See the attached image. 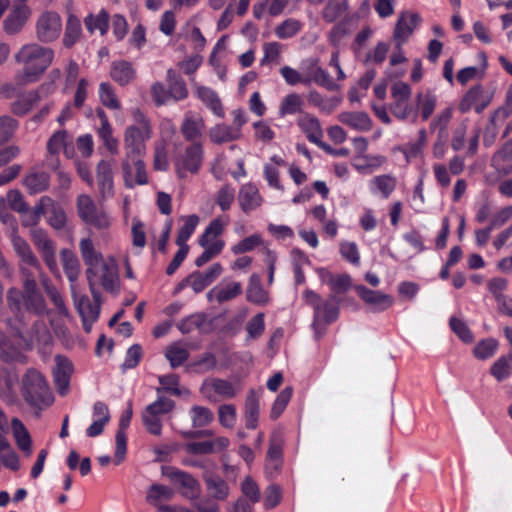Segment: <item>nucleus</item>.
I'll return each instance as SVG.
<instances>
[{
	"instance_id": "f257e3e1",
	"label": "nucleus",
	"mask_w": 512,
	"mask_h": 512,
	"mask_svg": "<svg viewBox=\"0 0 512 512\" xmlns=\"http://www.w3.org/2000/svg\"><path fill=\"white\" fill-rule=\"evenodd\" d=\"M54 51L38 43L23 45L15 55V61L22 65V70L15 75L18 86L37 82L52 64Z\"/></svg>"
},
{
	"instance_id": "f03ea898",
	"label": "nucleus",
	"mask_w": 512,
	"mask_h": 512,
	"mask_svg": "<svg viewBox=\"0 0 512 512\" xmlns=\"http://www.w3.org/2000/svg\"><path fill=\"white\" fill-rule=\"evenodd\" d=\"M21 393L25 402L40 415V411L53 403V394L44 376L34 369H29L21 381Z\"/></svg>"
},
{
	"instance_id": "7ed1b4c3",
	"label": "nucleus",
	"mask_w": 512,
	"mask_h": 512,
	"mask_svg": "<svg viewBox=\"0 0 512 512\" xmlns=\"http://www.w3.org/2000/svg\"><path fill=\"white\" fill-rule=\"evenodd\" d=\"M303 299L307 305L313 308L312 327L315 337L319 339L325 332L323 326L338 318L340 299L335 295H330L327 300L323 301L319 294L310 289L304 290Z\"/></svg>"
},
{
	"instance_id": "20e7f679",
	"label": "nucleus",
	"mask_w": 512,
	"mask_h": 512,
	"mask_svg": "<svg viewBox=\"0 0 512 512\" xmlns=\"http://www.w3.org/2000/svg\"><path fill=\"white\" fill-rule=\"evenodd\" d=\"M86 275L91 291H98V285L108 292H114L119 288L118 267L113 259L103 260L87 268Z\"/></svg>"
},
{
	"instance_id": "39448f33",
	"label": "nucleus",
	"mask_w": 512,
	"mask_h": 512,
	"mask_svg": "<svg viewBox=\"0 0 512 512\" xmlns=\"http://www.w3.org/2000/svg\"><path fill=\"white\" fill-rule=\"evenodd\" d=\"M204 157V149L201 142L189 144L180 152L174 160L175 170L180 178L186 177L189 172L196 174L200 170Z\"/></svg>"
},
{
	"instance_id": "423d86ee",
	"label": "nucleus",
	"mask_w": 512,
	"mask_h": 512,
	"mask_svg": "<svg viewBox=\"0 0 512 512\" xmlns=\"http://www.w3.org/2000/svg\"><path fill=\"white\" fill-rule=\"evenodd\" d=\"M174 406V401L165 397H159L148 405L142 415L146 430L152 435L159 436L162 431V419L173 410Z\"/></svg>"
},
{
	"instance_id": "0eeeda50",
	"label": "nucleus",
	"mask_w": 512,
	"mask_h": 512,
	"mask_svg": "<svg viewBox=\"0 0 512 512\" xmlns=\"http://www.w3.org/2000/svg\"><path fill=\"white\" fill-rule=\"evenodd\" d=\"M62 31V20L55 11H45L36 20L35 33L40 43L48 44L57 40Z\"/></svg>"
},
{
	"instance_id": "6e6552de",
	"label": "nucleus",
	"mask_w": 512,
	"mask_h": 512,
	"mask_svg": "<svg viewBox=\"0 0 512 512\" xmlns=\"http://www.w3.org/2000/svg\"><path fill=\"white\" fill-rule=\"evenodd\" d=\"M79 217L89 226L98 230L107 229L110 220L106 213L99 209L94 201L87 195H80L77 199Z\"/></svg>"
},
{
	"instance_id": "1a4fd4ad",
	"label": "nucleus",
	"mask_w": 512,
	"mask_h": 512,
	"mask_svg": "<svg viewBox=\"0 0 512 512\" xmlns=\"http://www.w3.org/2000/svg\"><path fill=\"white\" fill-rule=\"evenodd\" d=\"M30 236L50 272L59 277L60 270L57 265L54 242L48 237L46 231L41 228L31 229Z\"/></svg>"
},
{
	"instance_id": "9d476101",
	"label": "nucleus",
	"mask_w": 512,
	"mask_h": 512,
	"mask_svg": "<svg viewBox=\"0 0 512 512\" xmlns=\"http://www.w3.org/2000/svg\"><path fill=\"white\" fill-rule=\"evenodd\" d=\"M302 68L304 79L307 80V85L315 83L328 91H336L339 89L338 84L330 77L329 73L321 67L319 58L311 57L303 60Z\"/></svg>"
},
{
	"instance_id": "9b49d317",
	"label": "nucleus",
	"mask_w": 512,
	"mask_h": 512,
	"mask_svg": "<svg viewBox=\"0 0 512 512\" xmlns=\"http://www.w3.org/2000/svg\"><path fill=\"white\" fill-rule=\"evenodd\" d=\"M200 392L208 401L218 402L234 398L238 394L239 388L225 379L207 378L203 381Z\"/></svg>"
},
{
	"instance_id": "f8f14e48",
	"label": "nucleus",
	"mask_w": 512,
	"mask_h": 512,
	"mask_svg": "<svg viewBox=\"0 0 512 512\" xmlns=\"http://www.w3.org/2000/svg\"><path fill=\"white\" fill-rule=\"evenodd\" d=\"M130 122V138L135 143L134 150L140 154L145 149L144 142L151 137V123L139 109L132 113Z\"/></svg>"
},
{
	"instance_id": "ddd939ff",
	"label": "nucleus",
	"mask_w": 512,
	"mask_h": 512,
	"mask_svg": "<svg viewBox=\"0 0 512 512\" xmlns=\"http://www.w3.org/2000/svg\"><path fill=\"white\" fill-rule=\"evenodd\" d=\"M92 300L83 295L75 299L77 310L82 318L86 332H90L92 324L98 319L101 308V295L99 291H91Z\"/></svg>"
},
{
	"instance_id": "4468645a",
	"label": "nucleus",
	"mask_w": 512,
	"mask_h": 512,
	"mask_svg": "<svg viewBox=\"0 0 512 512\" xmlns=\"http://www.w3.org/2000/svg\"><path fill=\"white\" fill-rule=\"evenodd\" d=\"M354 289L360 299L370 307L372 312L385 311L394 304V299L389 294L378 290H371L364 285H356Z\"/></svg>"
},
{
	"instance_id": "2eb2a0df",
	"label": "nucleus",
	"mask_w": 512,
	"mask_h": 512,
	"mask_svg": "<svg viewBox=\"0 0 512 512\" xmlns=\"http://www.w3.org/2000/svg\"><path fill=\"white\" fill-rule=\"evenodd\" d=\"M32 11L28 5H13L3 20V30L8 36L22 32L30 19Z\"/></svg>"
},
{
	"instance_id": "dca6fc26",
	"label": "nucleus",
	"mask_w": 512,
	"mask_h": 512,
	"mask_svg": "<svg viewBox=\"0 0 512 512\" xmlns=\"http://www.w3.org/2000/svg\"><path fill=\"white\" fill-rule=\"evenodd\" d=\"M491 102V96L486 95L480 85L471 87L459 103V110L466 113L474 108L476 113H481Z\"/></svg>"
},
{
	"instance_id": "f3484780",
	"label": "nucleus",
	"mask_w": 512,
	"mask_h": 512,
	"mask_svg": "<svg viewBox=\"0 0 512 512\" xmlns=\"http://www.w3.org/2000/svg\"><path fill=\"white\" fill-rule=\"evenodd\" d=\"M0 360L6 364L17 363L25 365L28 363L27 355L2 330H0Z\"/></svg>"
},
{
	"instance_id": "a211bd4d",
	"label": "nucleus",
	"mask_w": 512,
	"mask_h": 512,
	"mask_svg": "<svg viewBox=\"0 0 512 512\" xmlns=\"http://www.w3.org/2000/svg\"><path fill=\"white\" fill-rule=\"evenodd\" d=\"M24 343L26 350H31L35 343L43 346H49L52 344V335L42 319L34 321L27 333L24 335V339H21Z\"/></svg>"
},
{
	"instance_id": "6ab92c4d",
	"label": "nucleus",
	"mask_w": 512,
	"mask_h": 512,
	"mask_svg": "<svg viewBox=\"0 0 512 512\" xmlns=\"http://www.w3.org/2000/svg\"><path fill=\"white\" fill-rule=\"evenodd\" d=\"M206 125L204 119L200 115L192 113L185 114L180 130L185 140L193 143L200 142L205 131Z\"/></svg>"
},
{
	"instance_id": "aec40b11",
	"label": "nucleus",
	"mask_w": 512,
	"mask_h": 512,
	"mask_svg": "<svg viewBox=\"0 0 512 512\" xmlns=\"http://www.w3.org/2000/svg\"><path fill=\"white\" fill-rule=\"evenodd\" d=\"M317 273L321 282L330 287L332 295L337 296L338 294L347 292L351 288L352 280L348 274L334 275L325 268H319Z\"/></svg>"
},
{
	"instance_id": "412c9836",
	"label": "nucleus",
	"mask_w": 512,
	"mask_h": 512,
	"mask_svg": "<svg viewBox=\"0 0 512 512\" xmlns=\"http://www.w3.org/2000/svg\"><path fill=\"white\" fill-rule=\"evenodd\" d=\"M56 367L53 371L54 382L60 394H65L73 373L72 363L64 356L56 355Z\"/></svg>"
},
{
	"instance_id": "4be33fe9",
	"label": "nucleus",
	"mask_w": 512,
	"mask_h": 512,
	"mask_svg": "<svg viewBox=\"0 0 512 512\" xmlns=\"http://www.w3.org/2000/svg\"><path fill=\"white\" fill-rule=\"evenodd\" d=\"M512 133V123L506 127L504 137ZM512 160V139L507 141L500 150H498L492 157V166L499 172L508 174L512 171V165L509 163Z\"/></svg>"
},
{
	"instance_id": "5701e85b",
	"label": "nucleus",
	"mask_w": 512,
	"mask_h": 512,
	"mask_svg": "<svg viewBox=\"0 0 512 512\" xmlns=\"http://www.w3.org/2000/svg\"><path fill=\"white\" fill-rule=\"evenodd\" d=\"M338 120L343 125L356 131L367 132L372 128V119L363 111H347L338 115Z\"/></svg>"
},
{
	"instance_id": "b1692460",
	"label": "nucleus",
	"mask_w": 512,
	"mask_h": 512,
	"mask_svg": "<svg viewBox=\"0 0 512 512\" xmlns=\"http://www.w3.org/2000/svg\"><path fill=\"white\" fill-rule=\"evenodd\" d=\"M418 21L419 16L417 14L402 13L398 18L394 29V41L399 44L406 43L418 24Z\"/></svg>"
},
{
	"instance_id": "393cba45",
	"label": "nucleus",
	"mask_w": 512,
	"mask_h": 512,
	"mask_svg": "<svg viewBox=\"0 0 512 512\" xmlns=\"http://www.w3.org/2000/svg\"><path fill=\"white\" fill-rule=\"evenodd\" d=\"M39 100L40 94L37 90L19 93L16 100L10 104V112L14 116L23 117L33 109Z\"/></svg>"
},
{
	"instance_id": "a878e982",
	"label": "nucleus",
	"mask_w": 512,
	"mask_h": 512,
	"mask_svg": "<svg viewBox=\"0 0 512 512\" xmlns=\"http://www.w3.org/2000/svg\"><path fill=\"white\" fill-rule=\"evenodd\" d=\"M282 439L273 434L270 438L269 448L266 457V472L273 476L282 465Z\"/></svg>"
},
{
	"instance_id": "bb28decb",
	"label": "nucleus",
	"mask_w": 512,
	"mask_h": 512,
	"mask_svg": "<svg viewBox=\"0 0 512 512\" xmlns=\"http://www.w3.org/2000/svg\"><path fill=\"white\" fill-rule=\"evenodd\" d=\"M203 480L205 482L209 496L214 500L225 501L229 497V485L220 476L207 472L203 475Z\"/></svg>"
},
{
	"instance_id": "cd10ccee",
	"label": "nucleus",
	"mask_w": 512,
	"mask_h": 512,
	"mask_svg": "<svg viewBox=\"0 0 512 512\" xmlns=\"http://www.w3.org/2000/svg\"><path fill=\"white\" fill-rule=\"evenodd\" d=\"M238 201L241 209L248 213L261 205L262 197L254 184L247 183L240 188Z\"/></svg>"
},
{
	"instance_id": "c85d7f7f",
	"label": "nucleus",
	"mask_w": 512,
	"mask_h": 512,
	"mask_svg": "<svg viewBox=\"0 0 512 512\" xmlns=\"http://www.w3.org/2000/svg\"><path fill=\"white\" fill-rule=\"evenodd\" d=\"M297 125L312 143L319 142L323 136L319 120L309 113H302L297 119Z\"/></svg>"
},
{
	"instance_id": "c756f323",
	"label": "nucleus",
	"mask_w": 512,
	"mask_h": 512,
	"mask_svg": "<svg viewBox=\"0 0 512 512\" xmlns=\"http://www.w3.org/2000/svg\"><path fill=\"white\" fill-rule=\"evenodd\" d=\"M12 245L23 263L35 268L37 271H41V264L25 239L17 234H13Z\"/></svg>"
},
{
	"instance_id": "7c9ffc66",
	"label": "nucleus",
	"mask_w": 512,
	"mask_h": 512,
	"mask_svg": "<svg viewBox=\"0 0 512 512\" xmlns=\"http://www.w3.org/2000/svg\"><path fill=\"white\" fill-rule=\"evenodd\" d=\"M195 90L197 97L207 108H209L216 116L221 118L224 117L223 105L216 91L202 85H195Z\"/></svg>"
},
{
	"instance_id": "2f4dec72",
	"label": "nucleus",
	"mask_w": 512,
	"mask_h": 512,
	"mask_svg": "<svg viewBox=\"0 0 512 512\" xmlns=\"http://www.w3.org/2000/svg\"><path fill=\"white\" fill-rule=\"evenodd\" d=\"M225 225L226 223H223L220 218L213 219L199 237V245L201 247H211L214 244L221 243L223 249L225 242L219 236L223 233Z\"/></svg>"
},
{
	"instance_id": "473e14b6",
	"label": "nucleus",
	"mask_w": 512,
	"mask_h": 512,
	"mask_svg": "<svg viewBox=\"0 0 512 512\" xmlns=\"http://www.w3.org/2000/svg\"><path fill=\"white\" fill-rule=\"evenodd\" d=\"M242 293V285L240 282H229L225 285H219L212 288L207 297L216 300L218 303H224L232 300Z\"/></svg>"
},
{
	"instance_id": "72a5a7b5",
	"label": "nucleus",
	"mask_w": 512,
	"mask_h": 512,
	"mask_svg": "<svg viewBox=\"0 0 512 512\" xmlns=\"http://www.w3.org/2000/svg\"><path fill=\"white\" fill-rule=\"evenodd\" d=\"M166 80L171 100L178 102L188 97V89L185 81L173 69L167 70Z\"/></svg>"
},
{
	"instance_id": "f704fd0d",
	"label": "nucleus",
	"mask_w": 512,
	"mask_h": 512,
	"mask_svg": "<svg viewBox=\"0 0 512 512\" xmlns=\"http://www.w3.org/2000/svg\"><path fill=\"white\" fill-rule=\"evenodd\" d=\"M241 136L242 133H238L237 128H233L231 125L223 123L217 124L209 130V138L214 144L232 142L240 139Z\"/></svg>"
},
{
	"instance_id": "c9c22d12",
	"label": "nucleus",
	"mask_w": 512,
	"mask_h": 512,
	"mask_svg": "<svg viewBox=\"0 0 512 512\" xmlns=\"http://www.w3.org/2000/svg\"><path fill=\"white\" fill-rule=\"evenodd\" d=\"M166 475L176 484H179L187 490V492H185L186 496L193 497L199 488L198 481L187 472L175 468H169Z\"/></svg>"
},
{
	"instance_id": "e433bc0d",
	"label": "nucleus",
	"mask_w": 512,
	"mask_h": 512,
	"mask_svg": "<svg viewBox=\"0 0 512 512\" xmlns=\"http://www.w3.org/2000/svg\"><path fill=\"white\" fill-rule=\"evenodd\" d=\"M260 414L259 398L255 390L251 389L245 400V425L248 429H256Z\"/></svg>"
},
{
	"instance_id": "4c0bfd02",
	"label": "nucleus",
	"mask_w": 512,
	"mask_h": 512,
	"mask_svg": "<svg viewBox=\"0 0 512 512\" xmlns=\"http://www.w3.org/2000/svg\"><path fill=\"white\" fill-rule=\"evenodd\" d=\"M23 184L30 194H37L48 189L50 177L43 171H31L24 177Z\"/></svg>"
},
{
	"instance_id": "58836bf2",
	"label": "nucleus",
	"mask_w": 512,
	"mask_h": 512,
	"mask_svg": "<svg viewBox=\"0 0 512 512\" xmlns=\"http://www.w3.org/2000/svg\"><path fill=\"white\" fill-rule=\"evenodd\" d=\"M246 297L249 302L258 305L266 304L268 302V293L262 287L261 278L258 274L254 273L250 276Z\"/></svg>"
},
{
	"instance_id": "ea45409f",
	"label": "nucleus",
	"mask_w": 512,
	"mask_h": 512,
	"mask_svg": "<svg viewBox=\"0 0 512 512\" xmlns=\"http://www.w3.org/2000/svg\"><path fill=\"white\" fill-rule=\"evenodd\" d=\"M82 27L79 18L70 13L67 17L65 31L63 36V45L66 48H72L76 42L81 38Z\"/></svg>"
},
{
	"instance_id": "a19ab883",
	"label": "nucleus",
	"mask_w": 512,
	"mask_h": 512,
	"mask_svg": "<svg viewBox=\"0 0 512 512\" xmlns=\"http://www.w3.org/2000/svg\"><path fill=\"white\" fill-rule=\"evenodd\" d=\"M348 10L347 0H328L321 12L324 21L333 23L342 18Z\"/></svg>"
},
{
	"instance_id": "79ce46f5",
	"label": "nucleus",
	"mask_w": 512,
	"mask_h": 512,
	"mask_svg": "<svg viewBox=\"0 0 512 512\" xmlns=\"http://www.w3.org/2000/svg\"><path fill=\"white\" fill-rule=\"evenodd\" d=\"M6 304L8 310L14 315L15 320L22 322L24 296L16 287H11L6 292Z\"/></svg>"
},
{
	"instance_id": "37998d69",
	"label": "nucleus",
	"mask_w": 512,
	"mask_h": 512,
	"mask_svg": "<svg viewBox=\"0 0 512 512\" xmlns=\"http://www.w3.org/2000/svg\"><path fill=\"white\" fill-rule=\"evenodd\" d=\"M63 269L69 281L74 282L80 273V263L73 251L64 248L60 251Z\"/></svg>"
},
{
	"instance_id": "c03bdc74",
	"label": "nucleus",
	"mask_w": 512,
	"mask_h": 512,
	"mask_svg": "<svg viewBox=\"0 0 512 512\" xmlns=\"http://www.w3.org/2000/svg\"><path fill=\"white\" fill-rule=\"evenodd\" d=\"M86 29L92 34L98 32L101 36L107 32L109 26V15L101 10L98 14H88L84 19Z\"/></svg>"
},
{
	"instance_id": "a18cd8bd",
	"label": "nucleus",
	"mask_w": 512,
	"mask_h": 512,
	"mask_svg": "<svg viewBox=\"0 0 512 512\" xmlns=\"http://www.w3.org/2000/svg\"><path fill=\"white\" fill-rule=\"evenodd\" d=\"M416 103L418 107L416 111H419L421 118L426 121L436 108L437 97L431 91H427L426 93L419 92L416 95Z\"/></svg>"
},
{
	"instance_id": "49530a36",
	"label": "nucleus",
	"mask_w": 512,
	"mask_h": 512,
	"mask_svg": "<svg viewBox=\"0 0 512 512\" xmlns=\"http://www.w3.org/2000/svg\"><path fill=\"white\" fill-rule=\"evenodd\" d=\"M303 107L304 101L302 97L297 93H290L281 100L278 113L280 117L294 115L302 113Z\"/></svg>"
},
{
	"instance_id": "de8ad7c7",
	"label": "nucleus",
	"mask_w": 512,
	"mask_h": 512,
	"mask_svg": "<svg viewBox=\"0 0 512 512\" xmlns=\"http://www.w3.org/2000/svg\"><path fill=\"white\" fill-rule=\"evenodd\" d=\"M11 426L18 447L30 455L32 441L29 432L18 418L12 419Z\"/></svg>"
},
{
	"instance_id": "09e8293b",
	"label": "nucleus",
	"mask_w": 512,
	"mask_h": 512,
	"mask_svg": "<svg viewBox=\"0 0 512 512\" xmlns=\"http://www.w3.org/2000/svg\"><path fill=\"white\" fill-rule=\"evenodd\" d=\"M181 220H183L184 223L178 230L176 244L178 246H188L187 241L194 233L199 223V217L196 214H192L181 217Z\"/></svg>"
},
{
	"instance_id": "8fccbe9b",
	"label": "nucleus",
	"mask_w": 512,
	"mask_h": 512,
	"mask_svg": "<svg viewBox=\"0 0 512 512\" xmlns=\"http://www.w3.org/2000/svg\"><path fill=\"white\" fill-rule=\"evenodd\" d=\"M190 353L188 349L182 345L181 343H173L167 347L165 352V357L170 363L172 368H177L181 366L184 362L188 360Z\"/></svg>"
},
{
	"instance_id": "3c124183",
	"label": "nucleus",
	"mask_w": 512,
	"mask_h": 512,
	"mask_svg": "<svg viewBox=\"0 0 512 512\" xmlns=\"http://www.w3.org/2000/svg\"><path fill=\"white\" fill-rule=\"evenodd\" d=\"M19 127V122L10 115L0 116V147L9 143Z\"/></svg>"
},
{
	"instance_id": "603ef678",
	"label": "nucleus",
	"mask_w": 512,
	"mask_h": 512,
	"mask_svg": "<svg viewBox=\"0 0 512 512\" xmlns=\"http://www.w3.org/2000/svg\"><path fill=\"white\" fill-rule=\"evenodd\" d=\"M23 296L26 311L38 316L44 315L47 312V304L41 292L23 294Z\"/></svg>"
},
{
	"instance_id": "864d4df0",
	"label": "nucleus",
	"mask_w": 512,
	"mask_h": 512,
	"mask_svg": "<svg viewBox=\"0 0 512 512\" xmlns=\"http://www.w3.org/2000/svg\"><path fill=\"white\" fill-rule=\"evenodd\" d=\"M190 417L194 428L208 426L214 420V414L209 408L198 405L191 407Z\"/></svg>"
},
{
	"instance_id": "5fc2aeb1",
	"label": "nucleus",
	"mask_w": 512,
	"mask_h": 512,
	"mask_svg": "<svg viewBox=\"0 0 512 512\" xmlns=\"http://www.w3.org/2000/svg\"><path fill=\"white\" fill-rule=\"evenodd\" d=\"M490 374L498 381L503 382L512 374L511 359L507 356L499 357L490 367Z\"/></svg>"
},
{
	"instance_id": "6e6d98bb",
	"label": "nucleus",
	"mask_w": 512,
	"mask_h": 512,
	"mask_svg": "<svg viewBox=\"0 0 512 512\" xmlns=\"http://www.w3.org/2000/svg\"><path fill=\"white\" fill-rule=\"evenodd\" d=\"M81 256L88 268L103 261L102 255L98 253L89 238L82 239L79 244Z\"/></svg>"
},
{
	"instance_id": "4d7b16f0",
	"label": "nucleus",
	"mask_w": 512,
	"mask_h": 512,
	"mask_svg": "<svg viewBox=\"0 0 512 512\" xmlns=\"http://www.w3.org/2000/svg\"><path fill=\"white\" fill-rule=\"evenodd\" d=\"M371 186L386 199L394 191L396 179L391 175H379L371 180Z\"/></svg>"
},
{
	"instance_id": "13d9d810",
	"label": "nucleus",
	"mask_w": 512,
	"mask_h": 512,
	"mask_svg": "<svg viewBox=\"0 0 512 512\" xmlns=\"http://www.w3.org/2000/svg\"><path fill=\"white\" fill-rule=\"evenodd\" d=\"M206 321V316L203 313H195L182 319L178 324L177 328L183 334L191 333L195 330H201L202 326Z\"/></svg>"
},
{
	"instance_id": "bf43d9fd",
	"label": "nucleus",
	"mask_w": 512,
	"mask_h": 512,
	"mask_svg": "<svg viewBox=\"0 0 512 512\" xmlns=\"http://www.w3.org/2000/svg\"><path fill=\"white\" fill-rule=\"evenodd\" d=\"M67 136L66 130H59L50 137L47 143V150L51 156L58 155L61 149H64V153L68 155Z\"/></svg>"
},
{
	"instance_id": "052dcab7",
	"label": "nucleus",
	"mask_w": 512,
	"mask_h": 512,
	"mask_svg": "<svg viewBox=\"0 0 512 512\" xmlns=\"http://www.w3.org/2000/svg\"><path fill=\"white\" fill-rule=\"evenodd\" d=\"M497 347L498 342L495 339H484L475 345L473 355L479 360H486L495 354Z\"/></svg>"
},
{
	"instance_id": "680f3d73",
	"label": "nucleus",
	"mask_w": 512,
	"mask_h": 512,
	"mask_svg": "<svg viewBox=\"0 0 512 512\" xmlns=\"http://www.w3.org/2000/svg\"><path fill=\"white\" fill-rule=\"evenodd\" d=\"M302 28L299 20L289 18L275 28V34L280 39H288L296 35Z\"/></svg>"
},
{
	"instance_id": "e2e57ef3",
	"label": "nucleus",
	"mask_w": 512,
	"mask_h": 512,
	"mask_svg": "<svg viewBox=\"0 0 512 512\" xmlns=\"http://www.w3.org/2000/svg\"><path fill=\"white\" fill-rule=\"evenodd\" d=\"M390 110L400 120H406L412 115L413 121H415L417 117V111L409 104L408 100L393 101Z\"/></svg>"
},
{
	"instance_id": "0e129e2a",
	"label": "nucleus",
	"mask_w": 512,
	"mask_h": 512,
	"mask_svg": "<svg viewBox=\"0 0 512 512\" xmlns=\"http://www.w3.org/2000/svg\"><path fill=\"white\" fill-rule=\"evenodd\" d=\"M293 390L291 387H285L275 399L272 408L270 417L275 420L277 419L285 410L287 404L291 400Z\"/></svg>"
},
{
	"instance_id": "69168bd1",
	"label": "nucleus",
	"mask_w": 512,
	"mask_h": 512,
	"mask_svg": "<svg viewBox=\"0 0 512 512\" xmlns=\"http://www.w3.org/2000/svg\"><path fill=\"white\" fill-rule=\"evenodd\" d=\"M282 52V44L279 42H267L263 45V57L260 60L262 66L270 63H278Z\"/></svg>"
},
{
	"instance_id": "338daca9",
	"label": "nucleus",
	"mask_w": 512,
	"mask_h": 512,
	"mask_svg": "<svg viewBox=\"0 0 512 512\" xmlns=\"http://www.w3.org/2000/svg\"><path fill=\"white\" fill-rule=\"evenodd\" d=\"M262 244V237L259 234L250 235L237 244L233 245L231 251L235 255L243 254L254 250Z\"/></svg>"
},
{
	"instance_id": "774afa93",
	"label": "nucleus",
	"mask_w": 512,
	"mask_h": 512,
	"mask_svg": "<svg viewBox=\"0 0 512 512\" xmlns=\"http://www.w3.org/2000/svg\"><path fill=\"white\" fill-rule=\"evenodd\" d=\"M234 199L235 189L231 185H224L217 191L215 202L222 211H227L231 208Z\"/></svg>"
}]
</instances>
